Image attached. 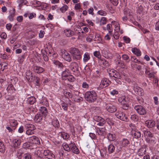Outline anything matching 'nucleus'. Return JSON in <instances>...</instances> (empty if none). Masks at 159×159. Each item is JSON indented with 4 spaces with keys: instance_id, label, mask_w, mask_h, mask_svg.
<instances>
[{
    "instance_id": "f257e3e1",
    "label": "nucleus",
    "mask_w": 159,
    "mask_h": 159,
    "mask_svg": "<svg viewBox=\"0 0 159 159\" xmlns=\"http://www.w3.org/2000/svg\"><path fill=\"white\" fill-rule=\"evenodd\" d=\"M84 97L85 100L89 102H94L97 98L96 93L93 91L87 92L85 94Z\"/></svg>"
},
{
    "instance_id": "f03ea898",
    "label": "nucleus",
    "mask_w": 159,
    "mask_h": 159,
    "mask_svg": "<svg viewBox=\"0 0 159 159\" xmlns=\"http://www.w3.org/2000/svg\"><path fill=\"white\" fill-rule=\"evenodd\" d=\"M70 52L72 54L73 59L79 60L81 57L80 52L77 48H71Z\"/></svg>"
},
{
    "instance_id": "7ed1b4c3",
    "label": "nucleus",
    "mask_w": 159,
    "mask_h": 159,
    "mask_svg": "<svg viewBox=\"0 0 159 159\" xmlns=\"http://www.w3.org/2000/svg\"><path fill=\"white\" fill-rule=\"evenodd\" d=\"M118 101L123 105L122 108L124 110L128 109L129 108L128 102L129 100L125 96H122L119 98Z\"/></svg>"
},
{
    "instance_id": "20e7f679",
    "label": "nucleus",
    "mask_w": 159,
    "mask_h": 159,
    "mask_svg": "<svg viewBox=\"0 0 159 159\" xmlns=\"http://www.w3.org/2000/svg\"><path fill=\"white\" fill-rule=\"evenodd\" d=\"M70 67L72 71L75 73V75L79 76L80 75L79 66L76 62H71L70 63Z\"/></svg>"
},
{
    "instance_id": "39448f33",
    "label": "nucleus",
    "mask_w": 159,
    "mask_h": 159,
    "mask_svg": "<svg viewBox=\"0 0 159 159\" xmlns=\"http://www.w3.org/2000/svg\"><path fill=\"white\" fill-rule=\"evenodd\" d=\"M134 109L139 115H143L146 113L145 109L141 105H138L135 106Z\"/></svg>"
},
{
    "instance_id": "423d86ee",
    "label": "nucleus",
    "mask_w": 159,
    "mask_h": 159,
    "mask_svg": "<svg viewBox=\"0 0 159 159\" xmlns=\"http://www.w3.org/2000/svg\"><path fill=\"white\" fill-rule=\"evenodd\" d=\"M133 89L135 93L139 96H142L144 94L143 89L138 86L136 84H134Z\"/></svg>"
},
{
    "instance_id": "0eeeda50",
    "label": "nucleus",
    "mask_w": 159,
    "mask_h": 159,
    "mask_svg": "<svg viewBox=\"0 0 159 159\" xmlns=\"http://www.w3.org/2000/svg\"><path fill=\"white\" fill-rule=\"evenodd\" d=\"M93 119L98 122L97 125L100 126H102L106 123L105 120L103 119L98 116H94L93 117Z\"/></svg>"
},
{
    "instance_id": "6e6552de",
    "label": "nucleus",
    "mask_w": 159,
    "mask_h": 159,
    "mask_svg": "<svg viewBox=\"0 0 159 159\" xmlns=\"http://www.w3.org/2000/svg\"><path fill=\"white\" fill-rule=\"evenodd\" d=\"M111 83V81L108 79L106 78H104L102 80L99 87L101 89L106 87Z\"/></svg>"
},
{
    "instance_id": "1a4fd4ad",
    "label": "nucleus",
    "mask_w": 159,
    "mask_h": 159,
    "mask_svg": "<svg viewBox=\"0 0 159 159\" xmlns=\"http://www.w3.org/2000/svg\"><path fill=\"white\" fill-rule=\"evenodd\" d=\"M115 115L118 118L122 120L127 121L128 120L127 117L122 112L118 111L116 113Z\"/></svg>"
},
{
    "instance_id": "9d476101",
    "label": "nucleus",
    "mask_w": 159,
    "mask_h": 159,
    "mask_svg": "<svg viewBox=\"0 0 159 159\" xmlns=\"http://www.w3.org/2000/svg\"><path fill=\"white\" fill-rule=\"evenodd\" d=\"M43 154L48 159H55V155L51 152L49 150H46L44 151Z\"/></svg>"
},
{
    "instance_id": "9b49d317",
    "label": "nucleus",
    "mask_w": 159,
    "mask_h": 159,
    "mask_svg": "<svg viewBox=\"0 0 159 159\" xmlns=\"http://www.w3.org/2000/svg\"><path fill=\"white\" fill-rule=\"evenodd\" d=\"M61 55L62 57L67 61L70 62L71 61L70 54L65 51H61Z\"/></svg>"
},
{
    "instance_id": "f8f14e48",
    "label": "nucleus",
    "mask_w": 159,
    "mask_h": 159,
    "mask_svg": "<svg viewBox=\"0 0 159 159\" xmlns=\"http://www.w3.org/2000/svg\"><path fill=\"white\" fill-rule=\"evenodd\" d=\"M106 106L107 110L110 112L113 113L116 110V107L112 104H107Z\"/></svg>"
},
{
    "instance_id": "ddd939ff",
    "label": "nucleus",
    "mask_w": 159,
    "mask_h": 159,
    "mask_svg": "<svg viewBox=\"0 0 159 159\" xmlns=\"http://www.w3.org/2000/svg\"><path fill=\"white\" fill-rule=\"evenodd\" d=\"M34 75L31 72L27 70L25 73V78L29 82H32L33 80Z\"/></svg>"
},
{
    "instance_id": "4468645a",
    "label": "nucleus",
    "mask_w": 159,
    "mask_h": 159,
    "mask_svg": "<svg viewBox=\"0 0 159 159\" xmlns=\"http://www.w3.org/2000/svg\"><path fill=\"white\" fill-rule=\"evenodd\" d=\"M30 141L33 144H39L40 142L39 138L35 136H33L30 138Z\"/></svg>"
},
{
    "instance_id": "2eb2a0df",
    "label": "nucleus",
    "mask_w": 159,
    "mask_h": 159,
    "mask_svg": "<svg viewBox=\"0 0 159 159\" xmlns=\"http://www.w3.org/2000/svg\"><path fill=\"white\" fill-rule=\"evenodd\" d=\"M155 125V122L152 120H148L146 121L145 125L149 128H152Z\"/></svg>"
},
{
    "instance_id": "dca6fc26",
    "label": "nucleus",
    "mask_w": 159,
    "mask_h": 159,
    "mask_svg": "<svg viewBox=\"0 0 159 159\" xmlns=\"http://www.w3.org/2000/svg\"><path fill=\"white\" fill-rule=\"evenodd\" d=\"M70 147L71 151L75 154H78L79 151L78 148L76 146L74 143H71L70 144Z\"/></svg>"
},
{
    "instance_id": "f3484780",
    "label": "nucleus",
    "mask_w": 159,
    "mask_h": 159,
    "mask_svg": "<svg viewBox=\"0 0 159 159\" xmlns=\"http://www.w3.org/2000/svg\"><path fill=\"white\" fill-rule=\"evenodd\" d=\"M33 70L35 72L39 74L43 72L44 70L43 68L40 66H35L33 67Z\"/></svg>"
},
{
    "instance_id": "a211bd4d",
    "label": "nucleus",
    "mask_w": 159,
    "mask_h": 159,
    "mask_svg": "<svg viewBox=\"0 0 159 159\" xmlns=\"http://www.w3.org/2000/svg\"><path fill=\"white\" fill-rule=\"evenodd\" d=\"M98 62L99 64L102 65L104 66L105 67H107L109 65V64L108 62L106 61L105 59H99L98 60Z\"/></svg>"
},
{
    "instance_id": "6ab92c4d",
    "label": "nucleus",
    "mask_w": 159,
    "mask_h": 159,
    "mask_svg": "<svg viewBox=\"0 0 159 159\" xmlns=\"http://www.w3.org/2000/svg\"><path fill=\"white\" fill-rule=\"evenodd\" d=\"M63 69L64 70V69ZM69 74L70 71L68 69L66 68L64 69V70L63 71L61 74L62 79L63 80H65V79Z\"/></svg>"
},
{
    "instance_id": "aec40b11",
    "label": "nucleus",
    "mask_w": 159,
    "mask_h": 159,
    "mask_svg": "<svg viewBox=\"0 0 159 159\" xmlns=\"http://www.w3.org/2000/svg\"><path fill=\"white\" fill-rule=\"evenodd\" d=\"M21 143V140L19 139H15L13 141V145L14 148H19Z\"/></svg>"
},
{
    "instance_id": "412c9836",
    "label": "nucleus",
    "mask_w": 159,
    "mask_h": 159,
    "mask_svg": "<svg viewBox=\"0 0 159 159\" xmlns=\"http://www.w3.org/2000/svg\"><path fill=\"white\" fill-rule=\"evenodd\" d=\"M42 114L40 113H38L35 116L34 120L36 122H39L42 120Z\"/></svg>"
},
{
    "instance_id": "4be33fe9",
    "label": "nucleus",
    "mask_w": 159,
    "mask_h": 159,
    "mask_svg": "<svg viewBox=\"0 0 159 159\" xmlns=\"http://www.w3.org/2000/svg\"><path fill=\"white\" fill-rule=\"evenodd\" d=\"M64 32L65 35L67 37L71 36L74 34V32L70 29H66L64 30Z\"/></svg>"
},
{
    "instance_id": "5701e85b",
    "label": "nucleus",
    "mask_w": 159,
    "mask_h": 159,
    "mask_svg": "<svg viewBox=\"0 0 159 159\" xmlns=\"http://www.w3.org/2000/svg\"><path fill=\"white\" fill-rule=\"evenodd\" d=\"M129 143V141L126 139H123L120 142L121 145L123 147L127 146Z\"/></svg>"
},
{
    "instance_id": "b1692460",
    "label": "nucleus",
    "mask_w": 159,
    "mask_h": 159,
    "mask_svg": "<svg viewBox=\"0 0 159 159\" xmlns=\"http://www.w3.org/2000/svg\"><path fill=\"white\" fill-rule=\"evenodd\" d=\"M90 59V54L88 52H85L83 56V61L84 62H87Z\"/></svg>"
},
{
    "instance_id": "393cba45",
    "label": "nucleus",
    "mask_w": 159,
    "mask_h": 159,
    "mask_svg": "<svg viewBox=\"0 0 159 159\" xmlns=\"http://www.w3.org/2000/svg\"><path fill=\"white\" fill-rule=\"evenodd\" d=\"M132 132L135 138H138L140 137L141 133L140 132L138 131V130H137L136 131L135 130H132Z\"/></svg>"
},
{
    "instance_id": "a878e982",
    "label": "nucleus",
    "mask_w": 159,
    "mask_h": 159,
    "mask_svg": "<svg viewBox=\"0 0 159 159\" xmlns=\"http://www.w3.org/2000/svg\"><path fill=\"white\" fill-rule=\"evenodd\" d=\"M146 151V148H142L139 150L137 154L139 156H142L145 154Z\"/></svg>"
},
{
    "instance_id": "bb28decb",
    "label": "nucleus",
    "mask_w": 159,
    "mask_h": 159,
    "mask_svg": "<svg viewBox=\"0 0 159 159\" xmlns=\"http://www.w3.org/2000/svg\"><path fill=\"white\" fill-rule=\"evenodd\" d=\"M144 135L146 138V140L147 139H149L150 138H151L152 137V134L150 131L147 130H146L144 132Z\"/></svg>"
},
{
    "instance_id": "cd10ccee",
    "label": "nucleus",
    "mask_w": 159,
    "mask_h": 159,
    "mask_svg": "<svg viewBox=\"0 0 159 159\" xmlns=\"http://www.w3.org/2000/svg\"><path fill=\"white\" fill-rule=\"evenodd\" d=\"M63 93L65 96L68 98H72L73 97L72 93L67 90H64Z\"/></svg>"
},
{
    "instance_id": "c85d7f7f",
    "label": "nucleus",
    "mask_w": 159,
    "mask_h": 159,
    "mask_svg": "<svg viewBox=\"0 0 159 159\" xmlns=\"http://www.w3.org/2000/svg\"><path fill=\"white\" fill-rule=\"evenodd\" d=\"M132 52L138 56H140L141 55L140 50L136 48H134L132 49Z\"/></svg>"
},
{
    "instance_id": "c756f323",
    "label": "nucleus",
    "mask_w": 159,
    "mask_h": 159,
    "mask_svg": "<svg viewBox=\"0 0 159 159\" xmlns=\"http://www.w3.org/2000/svg\"><path fill=\"white\" fill-rule=\"evenodd\" d=\"M73 99L74 101L76 102H79L82 101L83 98L81 97H79L76 95L73 96Z\"/></svg>"
},
{
    "instance_id": "7c9ffc66",
    "label": "nucleus",
    "mask_w": 159,
    "mask_h": 159,
    "mask_svg": "<svg viewBox=\"0 0 159 159\" xmlns=\"http://www.w3.org/2000/svg\"><path fill=\"white\" fill-rule=\"evenodd\" d=\"M36 99L34 97H31L29 98L28 102L30 104H33L36 101Z\"/></svg>"
},
{
    "instance_id": "2f4dec72",
    "label": "nucleus",
    "mask_w": 159,
    "mask_h": 159,
    "mask_svg": "<svg viewBox=\"0 0 159 159\" xmlns=\"http://www.w3.org/2000/svg\"><path fill=\"white\" fill-rule=\"evenodd\" d=\"M52 124L55 128H58L60 127V124L57 120H54L52 122Z\"/></svg>"
},
{
    "instance_id": "473e14b6",
    "label": "nucleus",
    "mask_w": 159,
    "mask_h": 159,
    "mask_svg": "<svg viewBox=\"0 0 159 159\" xmlns=\"http://www.w3.org/2000/svg\"><path fill=\"white\" fill-rule=\"evenodd\" d=\"M41 111V114H42V115H44V116H46L47 115L48 112V110L47 108L44 107H41V109H40Z\"/></svg>"
},
{
    "instance_id": "72a5a7b5",
    "label": "nucleus",
    "mask_w": 159,
    "mask_h": 159,
    "mask_svg": "<svg viewBox=\"0 0 159 159\" xmlns=\"http://www.w3.org/2000/svg\"><path fill=\"white\" fill-rule=\"evenodd\" d=\"M10 124L11 127H15L17 125V121L15 120H10Z\"/></svg>"
},
{
    "instance_id": "f704fd0d",
    "label": "nucleus",
    "mask_w": 159,
    "mask_h": 159,
    "mask_svg": "<svg viewBox=\"0 0 159 159\" xmlns=\"http://www.w3.org/2000/svg\"><path fill=\"white\" fill-rule=\"evenodd\" d=\"M7 90L10 93H11L13 92V90H14V88L13 85L12 84H9L7 87Z\"/></svg>"
},
{
    "instance_id": "c9c22d12",
    "label": "nucleus",
    "mask_w": 159,
    "mask_h": 159,
    "mask_svg": "<svg viewBox=\"0 0 159 159\" xmlns=\"http://www.w3.org/2000/svg\"><path fill=\"white\" fill-rule=\"evenodd\" d=\"M5 150V146L2 141L0 140V152H4Z\"/></svg>"
},
{
    "instance_id": "e433bc0d",
    "label": "nucleus",
    "mask_w": 159,
    "mask_h": 159,
    "mask_svg": "<svg viewBox=\"0 0 159 159\" xmlns=\"http://www.w3.org/2000/svg\"><path fill=\"white\" fill-rule=\"evenodd\" d=\"M62 147L66 151L69 152L70 150V144L68 145L66 143H63L62 145Z\"/></svg>"
},
{
    "instance_id": "4c0bfd02",
    "label": "nucleus",
    "mask_w": 159,
    "mask_h": 159,
    "mask_svg": "<svg viewBox=\"0 0 159 159\" xmlns=\"http://www.w3.org/2000/svg\"><path fill=\"white\" fill-rule=\"evenodd\" d=\"M53 63L56 65L58 66L59 67L61 68L62 69L65 67L63 66L62 64L57 61L54 60L53 61Z\"/></svg>"
},
{
    "instance_id": "58836bf2",
    "label": "nucleus",
    "mask_w": 159,
    "mask_h": 159,
    "mask_svg": "<svg viewBox=\"0 0 159 159\" xmlns=\"http://www.w3.org/2000/svg\"><path fill=\"white\" fill-rule=\"evenodd\" d=\"M33 80L32 82H34L36 84V85L37 86H39V82L40 81V79L38 77H35L34 76Z\"/></svg>"
},
{
    "instance_id": "ea45409f",
    "label": "nucleus",
    "mask_w": 159,
    "mask_h": 159,
    "mask_svg": "<svg viewBox=\"0 0 159 159\" xmlns=\"http://www.w3.org/2000/svg\"><path fill=\"white\" fill-rule=\"evenodd\" d=\"M68 9V7L65 4H64L63 6L60 9V10L62 13H64Z\"/></svg>"
},
{
    "instance_id": "a19ab883",
    "label": "nucleus",
    "mask_w": 159,
    "mask_h": 159,
    "mask_svg": "<svg viewBox=\"0 0 159 159\" xmlns=\"http://www.w3.org/2000/svg\"><path fill=\"white\" fill-rule=\"evenodd\" d=\"M107 22V18L104 17L101 18L100 21V25H105Z\"/></svg>"
},
{
    "instance_id": "79ce46f5",
    "label": "nucleus",
    "mask_w": 159,
    "mask_h": 159,
    "mask_svg": "<svg viewBox=\"0 0 159 159\" xmlns=\"http://www.w3.org/2000/svg\"><path fill=\"white\" fill-rule=\"evenodd\" d=\"M65 79V80H67L69 81L72 82L74 80L75 78L72 75L69 74Z\"/></svg>"
},
{
    "instance_id": "37998d69",
    "label": "nucleus",
    "mask_w": 159,
    "mask_h": 159,
    "mask_svg": "<svg viewBox=\"0 0 159 159\" xmlns=\"http://www.w3.org/2000/svg\"><path fill=\"white\" fill-rule=\"evenodd\" d=\"M29 44L31 45H33L35 44H37L38 41L36 39H32L30 40L29 42Z\"/></svg>"
},
{
    "instance_id": "c03bdc74",
    "label": "nucleus",
    "mask_w": 159,
    "mask_h": 159,
    "mask_svg": "<svg viewBox=\"0 0 159 159\" xmlns=\"http://www.w3.org/2000/svg\"><path fill=\"white\" fill-rule=\"evenodd\" d=\"M138 7L137 9V11L139 14H141L143 10V7L141 5H138Z\"/></svg>"
},
{
    "instance_id": "a18cd8bd",
    "label": "nucleus",
    "mask_w": 159,
    "mask_h": 159,
    "mask_svg": "<svg viewBox=\"0 0 159 159\" xmlns=\"http://www.w3.org/2000/svg\"><path fill=\"white\" fill-rule=\"evenodd\" d=\"M94 38V35L93 34H90L86 38V41L89 42H91L92 41L93 39Z\"/></svg>"
},
{
    "instance_id": "49530a36",
    "label": "nucleus",
    "mask_w": 159,
    "mask_h": 159,
    "mask_svg": "<svg viewBox=\"0 0 159 159\" xmlns=\"http://www.w3.org/2000/svg\"><path fill=\"white\" fill-rule=\"evenodd\" d=\"M61 136L63 139H68L69 137V134L64 132H61Z\"/></svg>"
},
{
    "instance_id": "de8ad7c7",
    "label": "nucleus",
    "mask_w": 159,
    "mask_h": 159,
    "mask_svg": "<svg viewBox=\"0 0 159 159\" xmlns=\"http://www.w3.org/2000/svg\"><path fill=\"white\" fill-rule=\"evenodd\" d=\"M25 128L27 129H36L35 128V126L33 124H27L25 125Z\"/></svg>"
},
{
    "instance_id": "09e8293b",
    "label": "nucleus",
    "mask_w": 159,
    "mask_h": 159,
    "mask_svg": "<svg viewBox=\"0 0 159 159\" xmlns=\"http://www.w3.org/2000/svg\"><path fill=\"white\" fill-rule=\"evenodd\" d=\"M116 71V70L113 69H109L107 70L109 75L111 77H112L113 76L114 74L115 73L114 71Z\"/></svg>"
},
{
    "instance_id": "8fccbe9b",
    "label": "nucleus",
    "mask_w": 159,
    "mask_h": 159,
    "mask_svg": "<svg viewBox=\"0 0 159 159\" xmlns=\"http://www.w3.org/2000/svg\"><path fill=\"white\" fill-rule=\"evenodd\" d=\"M115 149L114 146L111 144L110 145L108 148V150L109 153H112Z\"/></svg>"
},
{
    "instance_id": "3c124183",
    "label": "nucleus",
    "mask_w": 159,
    "mask_h": 159,
    "mask_svg": "<svg viewBox=\"0 0 159 159\" xmlns=\"http://www.w3.org/2000/svg\"><path fill=\"white\" fill-rule=\"evenodd\" d=\"M108 137V138L111 141L115 140L116 138V136L115 134H109Z\"/></svg>"
},
{
    "instance_id": "603ef678",
    "label": "nucleus",
    "mask_w": 159,
    "mask_h": 159,
    "mask_svg": "<svg viewBox=\"0 0 159 159\" xmlns=\"http://www.w3.org/2000/svg\"><path fill=\"white\" fill-rule=\"evenodd\" d=\"M115 72V74H114V75L112 77H113L116 78L120 79L121 78V76L120 74L116 71H114Z\"/></svg>"
},
{
    "instance_id": "864d4df0",
    "label": "nucleus",
    "mask_w": 159,
    "mask_h": 159,
    "mask_svg": "<svg viewBox=\"0 0 159 159\" xmlns=\"http://www.w3.org/2000/svg\"><path fill=\"white\" fill-rule=\"evenodd\" d=\"M107 29L108 30L109 33L111 34L112 31V25L110 24H107Z\"/></svg>"
},
{
    "instance_id": "5fc2aeb1",
    "label": "nucleus",
    "mask_w": 159,
    "mask_h": 159,
    "mask_svg": "<svg viewBox=\"0 0 159 159\" xmlns=\"http://www.w3.org/2000/svg\"><path fill=\"white\" fill-rule=\"evenodd\" d=\"M93 55L94 56L97 57L98 59H100L101 55L100 52L99 51H96L93 52Z\"/></svg>"
},
{
    "instance_id": "6e6d98bb",
    "label": "nucleus",
    "mask_w": 159,
    "mask_h": 159,
    "mask_svg": "<svg viewBox=\"0 0 159 159\" xmlns=\"http://www.w3.org/2000/svg\"><path fill=\"white\" fill-rule=\"evenodd\" d=\"M98 13L101 16H106L107 15V13L106 11L102 10L98 11Z\"/></svg>"
},
{
    "instance_id": "4d7b16f0",
    "label": "nucleus",
    "mask_w": 159,
    "mask_h": 159,
    "mask_svg": "<svg viewBox=\"0 0 159 159\" xmlns=\"http://www.w3.org/2000/svg\"><path fill=\"white\" fill-rule=\"evenodd\" d=\"M100 153L101 155V156L104 157H105L107 153V152L106 150L105 149H102L100 151Z\"/></svg>"
},
{
    "instance_id": "13d9d810",
    "label": "nucleus",
    "mask_w": 159,
    "mask_h": 159,
    "mask_svg": "<svg viewBox=\"0 0 159 159\" xmlns=\"http://www.w3.org/2000/svg\"><path fill=\"white\" fill-rule=\"evenodd\" d=\"M130 118L132 120L134 121H137L138 120V116L135 115H132Z\"/></svg>"
},
{
    "instance_id": "bf43d9fd",
    "label": "nucleus",
    "mask_w": 159,
    "mask_h": 159,
    "mask_svg": "<svg viewBox=\"0 0 159 159\" xmlns=\"http://www.w3.org/2000/svg\"><path fill=\"white\" fill-rule=\"evenodd\" d=\"M17 81V79L16 77H12L11 79V84H15L16 82Z\"/></svg>"
},
{
    "instance_id": "052dcab7",
    "label": "nucleus",
    "mask_w": 159,
    "mask_h": 159,
    "mask_svg": "<svg viewBox=\"0 0 159 159\" xmlns=\"http://www.w3.org/2000/svg\"><path fill=\"white\" fill-rule=\"evenodd\" d=\"M30 146L29 142H26L24 143L22 147L24 148H27Z\"/></svg>"
},
{
    "instance_id": "680f3d73",
    "label": "nucleus",
    "mask_w": 159,
    "mask_h": 159,
    "mask_svg": "<svg viewBox=\"0 0 159 159\" xmlns=\"http://www.w3.org/2000/svg\"><path fill=\"white\" fill-rule=\"evenodd\" d=\"M24 58V55H22L19 57L18 61L20 64H22L23 62Z\"/></svg>"
},
{
    "instance_id": "e2e57ef3",
    "label": "nucleus",
    "mask_w": 159,
    "mask_h": 159,
    "mask_svg": "<svg viewBox=\"0 0 159 159\" xmlns=\"http://www.w3.org/2000/svg\"><path fill=\"white\" fill-rule=\"evenodd\" d=\"M124 14L127 16H130L131 14L130 12V10L128 9H125L124 10Z\"/></svg>"
},
{
    "instance_id": "0e129e2a",
    "label": "nucleus",
    "mask_w": 159,
    "mask_h": 159,
    "mask_svg": "<svg viewBox=\"0 0 159 159\" xmlns=\"http://www.w3.org/2000/svg\"><path fill=\"white\" fill-rule=\"evenodd\" d=\"M61 105L62 108L65 111H66L67 109V106L66 104L64 103L63 102L61 104Z\"/></svg>"
},
{
    "instance_id": "69168bd1",
    "label": "nucleus",
    "mask_w": 159,
    "mask_h": 159,
    "mask_svg": "<svg viewBox=\"0 0 159 159\" xmlns=\"http://www.w3.org/2000/svg\"><path fill=\"white\" fill-rule=\"evenodd\" d=\"M114 6H116L118 3V0H109Z\"/></svg>"
},
{
    "instance_id": "338daca9",
    "label": "nucleus",
    "mask_w": 159,
    "mask_h": 159,
    "mask_svg": "<svg viewBox=\"0 0 159 159\" xmlns=\"http://www.w3.org/2000/svg\"><path fill=\"white\" fill-rule=\"evenodd\" d=\"M34 130H27L26 134L28 135H31L34 134Z\"/></svg>"
},
{
    "instance_id": "774afa93",
    "label": "nucleus",
    "mask_w": 159,
    "mask_h": 159,
    "mask_svg": "<svg viewBox=\"0 0 159 159\" xmlns=\"http://www.w3.org/2000/svg\"><path fill=\"white\" fill-rule=\"evenodd\" d=\"M24 156L25 159H31V155L30 154L26 153L24 155Z\"/></svg>"
}]
</instances>
